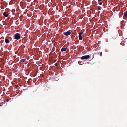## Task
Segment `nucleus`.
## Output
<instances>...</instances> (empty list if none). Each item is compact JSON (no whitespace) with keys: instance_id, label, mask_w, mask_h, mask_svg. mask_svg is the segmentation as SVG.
<instances>
[{"instance_id":"nucleus-17","label":"nucleus","mask_w":127,"mask_h":127,"mask_svg":"<svg viewBox=\"0 0 127 127\" xmlns=\"http://www.w3.org/2000/svg\"><path fill=\"white\" fill-rule=\"evenodd\" d=\"M53 51V50H52L51 51V52H52Z\"/></svg>"},{"instance_id":"nucleus-21","label":"nucleus","mask_w":127,"mask_h":127,"mask_svg":"<svg viewBox=\"0 0 127 127\" xmlns=\"http://www.w3.org/2000/svg\"><path fill=\"white\" fill-rule=\"evenodd\" d=\"M100 2H102V1H100Z\"/></svg>"},{"instance_id":"nucleus-3","label":"nucleus","mask_w":127,"mask_h":127,"mask_svg":"<svg viewBox=\"0 0 127 127\" xmlns=\"http://www.w3.org/2000/svg\"><path fill=\"white\" fill-rule=\"evenodd\" d=\"M14 33L13 31H12L10 30L8 31V37L11 36Z\"/></svg>"},{"instance_id":"nucleus-10","label":"nucleus","mask_w":127,"mask_h":127,"mask_svg":"<svg viewBox=\"0 0 127 127\" xmlns=\"http://www.w3.org/2000/svg\"><path fill=\"white\" fill-rule=\"evenodd\" d=\"M26 60V59H21L20 60V61L21 62L23 63Z\"/></svg>"},{"instance_id":"nucleus-14","label":"nucleus","mask_w":127,"mask_h":127,"mask_svg":"<svg viewBox=\"0 0 127 127\" xmlns=\"http://www.w3.org/2000/svg\"><path fill=\"white\" fill-rule=\"evenodd\" d=\"M5 41L7 43H8V39H5Z\"/></svg>"},{"instance_id":"nucleus-2","label":"nucleus","mask_w":127,"mask_h":127,"mask_svg":"<svg viewBox=\"0 0 127 127\" xmlns=\"http://www.w3.org/2000/svg\"><path fill=\"white\" fill-rule=\"evenodd\" d=\"M14 37L16 39L19 40L21 36L19 33H16Z\"/></svg>"},{"instance_id":"nucleus-11","label":"nucleus","mask_w":127,"mask_h":127,"mask_svg":"<svg viewBox=\"0 0 127 127\" xmlns=\"http://www.w3.org/2000/svg\"><path fill=\"white\" fill-rule=\"evenodd\" d=\"M101 8H102L101 7H99L98 8V9H97V10H100L101 9Z\"/></svg>"},{"instance_id":"nucleus-1","label":"nucleus","mask_w":127,"mask_h":127,"mask_svg":"<svg viewBox=\"0 0 127 127\" xmlns=\"http://www.w3.org/2000/svg\"><path fill=\"white\" fill-rule=\"evenodd\" d=\"M73 31L72 30H68L66 32H64V34L66 36H68L70 35L72 33Z\"/></svg>"},{"instance_id":"nucleus-20","label":"nucleus","mask_w":127,"mask_h":127,"mask_svg":"<svg viewBox=\"0 0 127 127\" xmlns=\"http://www.w3.org/2000/svg\"><path fill=\"white\" fill-rule=\"evenodd\" d=\"M9 41L8 40V43H9Z\"/></svg>"},{"instance_id":"nucleus-16","label":"nucleus","mask_w":127,"mask_h":127,"mask_svg":"<svg viewBox=\"0 0 127 127\" xmlns=\"http://www.w3.org/2000/svg\"><path fill=\"white\" fill-rule=\"evenodd\" d=\"M54 65L56 66H58V64L57 63L55 64Z\"/></svg>"},{"instance_id":"nucleus-15","label":"nucleus","mask_w":127,"mask_h":127,"mask_svg":"<svg viewBox=\"0 0 127 127\" xmlns=\"http://www.w3.org/2000/svg\"><path fill=\"white\" fill-rule=\"evenodd\" d=\"M102 52H101L100 53V55L101 56H102Z\"/></svg>"},{"instance_id":"nucleus-19","label":"nucleus","mask_w":127,"mask_h":127,"mask_svg":"<svg viewBox=\"0 0 127 127\" xmlns=\"http://www.w3.org/2000/svg\"><path fill=\"white\" fill-rule=\"evenodd\" d=\"M8 99H7L6 100V101H7V102H8Z\"/></svg>"},{"instance_id":"nucleus-13","label":"nucleus","mask_w":127,"mask_h":127,"mask_svg":"<svg viewBox=\"0 0 127 127\" xmlns=\"http://www.w3.org/2000/svg\"><path fill=\"white\" fill-rule=\"evenodd\" d=\"M12 47V45H10V46H9V47H8V50H10L11 49H9V48H11Z\"/></svg>"},{"instance_id":"nucleus-12","label":"nucleus","mask_w":127,"mask_h":127,"mask_svg":"<svg viewBox=\"0 0 127 127\" xmlns=\"http://www.w3.org/2000/svg\"><path fill=\"white\" fill-rule=\"evenodd\" d=\"M13 3L12 2V1H10V2H9V5H12V4H13Z\"/></svg>"},{"instance_id":"nucleus-5","label":"nucleus","mask_w":127,"mask_h":127,"mask_svg":"<svg viewBox=\"0 0 127 127\" xmlns=\"http://www.w3.org/2000/svg\"><path fill=\"white\" fill-rule=\"evenodd\" d=\"M84 33L83 32H80L79 35V38L80 40H82L83 38L82 37V34H83Z\"/></svg>"},{"instance_id":"nucleus-4","label":"nucleus","mask_w":127,"mask_h":127,"mask_svg":"<svg viewBox=\"0 0 127 127\" xmlns=\"http://www.w3.org/2000/svg\"><path fill=\"white\" fill-rule=\"evenodd\" d=\"M90 57V56L89 55H86L83 56L81 57V59H88Z\"/></svg>"},{"instance_id":"nucleus-8","label":"nucleus","mask_w":127,"mask_h":127,"mask_svg":"<svg viewBox=\"0 0 127 127\" xmlns=\"http://www.w3.org/2000/svg\"><path fill=\"white\" fill-rule=\"evenodd\" d=\"M98 3L100 5H101L102 4V2H100V1H102V0H98Z\"/></svg>"},{"instance_id":"nucleus-18","label":"nucleus","mask_w":127,"mask_h":127,"mask_svg":"<svg viewBox=\"0 0 127 127\" xmlns=\"http://www.w3.org/2000/svg\"><path fill=\"white\" fill-rule=\"evenodd\" d=\"M10 75H9V73H8V76H10Z\"/></svg>"},{"instance_id":"nucleus-6","label":"nucleus","mask_w":127,"mask_h":127,"mask_svg":"<svg viewBox=\"0 0 127 127\" xmlns=\"http://www.w3.org/2000/svg\"><path fill=\"white\" fill-rule=\"evenodd\" d=\"M3 15L5 17H7L8 16V13L7 12H4L3 14Z\"/></svg>"},{"instance_id":"nucleus-7","label":"nucleus","mask_w":127,"mask_h":127,"mask_svg":"<svg viewBox=\"0 0 127 127\" xmlns=\"http://www.w3.org/2000/svg\"><path fill=\"white\" fill-rule=\"evenodd\" d=\"M66 49L65 48L63 47L61 49V51L62 52H63L66 51Z\"/></svg>"},{"instance_id":"nucleus-9","label":"nucleus","mask_w":127,"mask_h":127,"mask_svg":"<svg viewBox=\"0 0 127 127\" xmlns=\"http://www.w3.org/2000/svg\"><path fill=\"white\" fill-rule=\"evenodd\" d=\"M124 16L126 17H127V11H126L124 13Z\"/></svg>"}]
</instances>
